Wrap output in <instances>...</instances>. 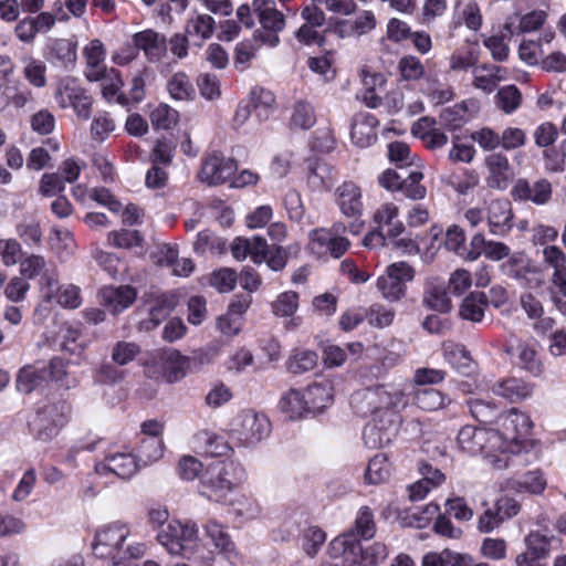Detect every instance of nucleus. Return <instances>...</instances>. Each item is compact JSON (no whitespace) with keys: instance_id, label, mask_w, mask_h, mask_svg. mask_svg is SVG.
Instances as JSON below:
<instances>
[{"instance_id":"1","label":"nucleus","mask_w":566,"mask_h":566,"mask_svg":"<svg viewBox=\"0 0 566 566\" xmlns=\"http://www.w3.org/2000/svg\"><path fill=\"white\" fill-rule=\"evenodd\" d=\"M355 412L371 417L364 429V440L369 448H380L390 441L388 429L394 424V409L403 405V391L394 385H379L356 391L350 399Z\"/></svg>"},{"instance_id":"2","label":"nucleus","mask_w":566,"mask_h":566,"mask_svg":"<svg viewBox=\"0 0 566 566\" xmlns=\"http://www.w3.org/2000/svg\"><path fill=\"white\" fill-rule=\"evenodd\" d=\"M129 535L130 528L124 523L114 522L105 525L95 535L92 547L94 555L111 560L114 566L142 558L147 549L146 544L126 543Z\"/></svg>"},{"instance_id":"3","label":"nucleus","mask_w":566,"mask_h":566,"mask_svg":"<svg viewBox=\"0 0 566 566\" xmlns=\"http://www.w3.org/2000/svg\"><path fill=\"white\" fill-rule=\"evenodd\" d=\"M329 555L340 558L343 566H377L388 556V549L379 542L364 548L354 533H344L329 543Z\"/></svg>"},{"instance_id":"4","label":"nucleus","mask_w":566,"mask_h":566,"mask_svg":"<svg viewBox=\"0 0 566 566\" xmlns=\"http://www.w3.org/2000/svg\"><path fill=\"white\" fill-rule=\"evenodd\" d=\"M243 478V469L233 461L209 463L200 475L199 493L210 500L221 501Z\"/></svg>"},{"instance_id":"5","label":"nucleus","mask_w":566,"mask_h":566,"mask_svg":"<svg viewBox=\"0 0 566 566\" xmlns=\"http://www.w3.org/2000/svg\"><path fill=\"white\" fill-rule=\"evenodd\" d=\"M531 428L530 417L517 409L513 408L502 415L499 419V428L493 429V432L500 438L495 443L497 455L510 457L509 453H518L522 449V441L530 434Z\"/></svg>"},{"instance_id":"6","label":"nucleus","mask_w":566,"mask_h":566,"mask_svg":"<svg viewBox=\"0 0 566 566\" xmlns=\"http://www.w3.org/2000/svg\"><path fill=\"white\" fill-rule=\"evenodd\" d=\"M499 439L493 429L472 426L463 427L458 434V443L463 451L470 454L484 453L493 469L503 470L510 465L511 457L497 455L495 443Z\"/></svg>"},{"instance_id":"7","label":"nucleus","mask_w":566,"mask_h":566,"mask_svg":"<svg viewBox=\"0 0 566 566\" xmlns=\"http://www.w3.org/2000/svg\"><path fill=\"white\" fill-rule=\"evenodd\" d=\"M71 406L63 400L50 402L39 408L29 421L33 437L42 442L53 440L69 422Z\"/></svg>"},{"instance_id":"8","label":"nucleus","mask_w":566,"mask_h":566,"mask_svg":"<svg viewBox=\"0 0 566 566\" xmlns=\"http://www.w3.org/2000/svg\"><path fill=\"white\" fill-rule=\"evenodd\" d=\"M252 6L260 23V29L253 33L254 40L270 48L277 46L279 34L286 27L284 13L276 8L274 0H253Z\"/></svg>"},{"instance_id":"9","label":"nucleus","mask_w":566,"mask_h":566,"mask_svg":"<svg viewBox=\"0 0 566 566\" xmlns=\"http://www.w3.org/2000/svg\"><path fill=\"white\" fill-rule=\"evenodd\" d=\"M198 538V527L192 522L171 521L157 534L158 542L171 555H180L188 549L192 551L197 546Z\"/></svg>"},{"instance_id":"10","label":"nucleus","mask_w":566,"mask_h":566,"mask_svg":"<svg viewBox=\"0 0 566 566\" xmlns=\"http://www.w3.org/2000/svg\"><path fill=\"white\" fill-rule=\"evenodd\" d=\"M504 352L514 363L534 377H541L545 367L539 356V346L535 339H522L511 335L505 344Z\"/></svg>"},{"instance_id":"11","label":"nucleus","mask_w":566,"mask_h":566,"mask_svg":"<svg viewBox=\"0 0 566 566\" xmlns=\"http://www.w3.org/2000/svg\"><path fill=\"white\" fill-rule=\"evenodd\" d=\"M415 277V270L406 262H396L387 266L377 280V289L389 302L399 301L406 293L407 282Z\"/></svg>"},{"instance_id":"12","label":"nucleus","mask_w":566,"mask_h":566,"mask_svg":"<svg viewBox=\"0 0 566 566\" xmlns=\"http://www.w3.org/2000/svg\"><path fill=\"white\" fill-rule=\"evenodd\" d=\"M54 97L62 108L72 107L82 119H88L92 108V97L74 77H65L60 81Z\"/></svg>"},{"instance_id":"13","label":"nucleus","mask_w":566,"mask_h":566,"mask_svg":"<svg viewBox=\"0 0 566 566\" xmlns=\"http://www.w3.org/2000/svg\"><path fill=\"white\" fill-rule=\"evenodd\" d=\"M271 431V423L263 413L244 410L238 415L232 424V432L245 444H254L266 438Z\"/></svg>"},{"instance_id":"14","label":"nucleus","mask_w":566,"mask_h":566,"mask_svg":"<svg viewBox=\"0 0 566 566\" xmlns=\"http://www.w3.org/2000/svg\"><path fill=\"white\" fill-rule=\"evenodd\" d=\"M164 375L170 382H175L184 378L189 369L196 367L197 363L202 365L209 363L206 354L199 353L193 358L181 355L176 349H167L160 356Z\"/></svg>"},{"instance_id":"15","label":"nucleus","mask_w":566,"mask_h":566,"mask_svg":"<svg viewBox=\"0 0 566 566\" xmlns=\"http://www.w3.org/2000/svg\"><path fill=\"white\" fill-rule=\"evenodd\" d=\"M514 212L507 199H493L485 207V220L491 234L506 235L513 228Z\"/></svg>"},{"instance_id":"16","label":"nucleus","mask_w":566,"mask_h":566,"mask_svg":"<svg viewBox=\"0 0 566 566\" xmlns=\"http://www.w3.org/2000/svg\"><path fill=\"white\" fill-rule=\"evenodd\" d=\"M235 169L234 160L214 153L203 159L199 179L208 186H218L226 182Z\"/></svg>"},{"instance_id":"17","label":"nucleus","mask_w":566,"mask_h":566,"mask_svg":"<svg viewBox=\"0 0 566 566\" xmlns=\"http://www.w3.org/2000/svg\"><path fill=\"white\" fill-rule=\"evenodd\" d=\"M140 469L137 457L128 451H119L107 454L96 464L95 470L99 474L113 473L122 480H128Z\"/></svg>"},{"instance_id":"18","label":"nucleus","mask_w":566,"mask_h":566,"mask_svg":"<svg viewBox=\"0 0 566 566\" xmlns=\"http://www.w3.org/2000/svg\"><path fill=\"white\" fill-rule=\"evenodd\" d=\"M552 193V184L544 178L533 184L526 179H518L512 189V196L516 200L531 201L537 206L546 205L551 200Z\"/></svg>"},{"instance_id":"19","label":"nucleus","mask_w":566,"mask_h":566,"mask_svg":"<svg viewBox=\"0 0 566 566\" xmlns=\"http://www.w3.org/2000/svg\"><path fill=\"white\" fill-rule=\"evenodd\" d=\"M99 296L106 310L112 314H118L135 302L137 292L129 285L106 286L99 291Z\"/></svg>"},{"instance_id":"20","label":"nucleus","mask_w":566,"mask_h":566,"mask_svg":"<svg viewBox=\"0 0 566 566\" xmlns=\"http://www.w3.org/2000/svg\"><path fill=\"white\" fill-rule=\"evenodd\" d=\"M137 50H142L150 62H158L167 52V41L164 34L151 29L137 32L133 35Z\"/></svg>"},{"instance_id":"21","label":"nucleus","mask_w":566,"mask_h":566,"mask_svg":"<svg viewBox=\"0 0 566 566\" xmlns=\"http://www.w3.org/2000/svg\"><path fill=\"white\" fill-rule=\"evenodd\" d=\"M377 118L369 113L356 114L352 122L350 139L359 148H367L377 140Z\"/></svg>"},{"instance_id":"22","label":"nucleus","mask_w":566,"mask_h":566,"mask_svg":"<svg viewBox=\"0 0 566 566\" xmlns=\"http://www.w3.org/2000/svg\"><path fill=\"white\" fill-rule=\"evenodd\" d=\"M336 202L345 217L360 216L363 212L361 189L354 181H344L336 188Z\"/></svg>"},{"instance_id":"23","label":"nucleus","mask_w":566,"mask_h":566,"mask_svg":"<svg viewBox=\"0 0 566 566\" xmlns=\"http://www.w3.org/2000/svg\"><path fill=\"white\" fill-rule=\"evenodd\" d=\"M484 161L489 171L488 186L492 189H505L512 177L509 158L502 153H494L486 156Z\"/></svg>"},{"instance_id":"24","label":"nucleus","mask_w":566,"mask_h":566,"mask_svg":"<svg viewBox=\"0 0 566 566\" xmlns=\"http://www.w3.org/2000/svg\"><path fill=\"white\" fill-rule=\"evenodd\" d=\"M308 411L312 413L322 412L329 407L334 400L333 382L329 379H322L308 385L304 391Z\"/></svg>"},{"instance_id":"25","label":"nucleus","mask_w":566,"mask_h":566,"mask_svg":"<svg viewBox=\"0 0 566 566\" xmlns=\"http://www.w3.org/2000/svg\"><path fill=\"white\" fill-rule=\"evenodd\" d=\"M203 531L205 535L211 541L217 552L222 554L230 562L238 558L235 545L222 524L216 520H208L203 524Z\"/></svg>"},{"instance_id":"26","label":"nucleus","mask_w":566,"mask_h":566,"mask_svg":"<svg viewBox=\"0 0 566 566\" xmlns=\"http://www.w3.org/2000/svg\"><path fill=\"white\" fill-rule=\"evenodd\" d=\"M422 303L430 310L447 313L451 311L452 304L447 292L444 282L438 277L429 279L426 282Z\"/></svg>"},{"instance_id":"27","label":"nucleus","mask_w":566,"mask_h":566,"mask_svg":"<svg viewBox=\"0 0 566 566\" xmlns=\"http://www.w3.org/2000/svg\"><path fill=\"white\" fill-rule=\"evenodd\" d=\"M33 102L31 90L10 81H0V112L9 106L22 108Z\"/></svg>"},{"instance_id":"28","label":"nucleus","mask_w":566,"mask_h":566,"mask_svg":"<svg viewBox=\"0 0 566 566\" xmlns=\"http://www.w3.org/2000/svg\"><path fill=\"white\" fill-rule=\"evenodd\" d=\"M534 385L521 378H506L497 381L492 391L511 402H520L533 394Z\"/></svg>"},{"instance_id":"29","label":"nucleus","mask_w":566,"mask_h":566,"mask_svg":"<svg viewBox=\"0 0 566 566\" xmlns=\"http://www.w3.org/2000/svg\"><path fill=\"white\" fill-rule=\"evenodd\" d=\"M503 268L511 277L516 280L531 282L533 276L541 275V270L532 264L528 258L522 252L510 253Z\"/></svg>"},{"instance_id":"30","label":"nucleus","mask_w":566,"mask_h":566,"mask_svg":"<svg viewBox=\"0 0 566 566\" xmlns=\"http://www.w3.org/2000/svg\"><path fill=\"white\" fill-rule=\"evenodd\" d=\"M488 297L483 292H471L461 302L459 316L472 323L482 322L488 307Z\"/></svg>"},{"instance_id":"31","label":"nucleus","mask_w":566,"mask_h":566,"mask_svg":"<svg viewBox=\"0 0 566 566\" xmlns=\"http://www.w3.org/2000/svg\"><path fill=\"white\" fill-rule=\"evenodd\" d=\"M398 216L399 208L392 202H385L375 210L373 221L378 226V229L388 226V235L396 238L405 231L403 223L396 220Z\"/></svg>"},{"instance_id":"32","label":"nucleus","mask_w":566,"mask_h":566,"mask_svg":"<svg viewBox=\"0 0 566 566\" xmlns=\"http://www.w3.org/2000/svg\"><path fill=\"white\" fill-rule=\"evenodd\" d=\"M280 410L289 418V419H300L305 413L310 412L304 392L297 389H290L286 391L279 401Z\"/></svg>"},{"instance_id":"33","label":"nucleus","mask_w":566,"mask_h":566,"mask_svg":"<svg viewBox=\"0 0 566 566\" xmlns=\"http://www.w3.org/2000/svg\"><path fill=\"white\" fill-rule=\"evenodd\" d=\"M502 69L493 64H483L473 70V86L483 92L491 93L497 83L504 78Z\"/></svg>"},{"instance_id":"34","label":"nucleus","mask_w":566,"mask_h":566,"mask_svg":"<svg viewBox=\"0 0 566 566\" xmlns=\"http://www.w3.org/2000/svg\"><path fill=\"white\" fill-rule=\"evenodd\" d=\"M49 379L45 367L25 366L20 369L17 378V388L20 392L30 394Z\"/></svg>"},{"instance_id":"35","label":"nucleus","mask_w":566,"mask_h":566,"mask_svg":"<svg viewBox=\"0 0 566 566\" xmlns=\"http://www.w3.org/2000/svg\"><path fill=\"white\" fill-rule=\"evenodd\" d=\"M546 488V480L538 470L525 473L522 479H510L506 489L515 492L541 494Z\"/></svg>"},{"instance_id":"36","label":"nucleus","mask_w":566,"mask_h":566,"mask_svg":"<svg viewBox=\"0 0 566 566\" xmlns=\"http://www.w3.org/2000/svg\"><path fill=\"white\" fill-rule=\"evenodd\" d=\"M49 57L60 66L69 67L76 60V43L70 39H56L50 46Z\"/></svg>"},{"instance_id":"37","label":"nucleus","mask_w":566,"mask_h":566,"mask_svg":"<svg viewBox=\"0 0 566 566\" xmlns=\"http://www.w3.org/2000/svg\"><path fill=\"white\" fill-rule=\"evenodd\" d=\"M123 84L120 73L115 69H111L107 76L102 82V93L104 98L109 103H117L122 106H126L128 104V98L122 92Z\"/></svg>"},{"instance_id":"38","label":"nucleus","mask_w":566,"mask_h":566,"mask_svg":"<svg viewBox=\"0 0 566 566\" xmlns=\"http://www.w3.org/2000/svg\"><path fill=\"white\" fill-rule=\"evenodd\" d=\"M317 364V355L313 350L295 348L291 352L285 367L289 373L300 375L312 370Z\"/></svg>"},{"instance_id":"39","label":"nucleus","mask_w":566,"mask_h":566,"mask_svg":"<svg viewBox=\"0 0 566 566\" xmlns=\"http://www.w3.org/2000/svg\"><path fill=\"white\" fill-rule=\"evenodd\" d=\"M555 539L554 536H546L537 531H532L524 537L523 543L526 551L542 562L549 557L552 543Z\"/></svg>"},{"instance_id":"40","label":"nucleus","mask_w":566,"mask_h":566,"mask_svg":"<svg viewBox=\"0 0 566 566\" xmlns=\"http://www.w3.org/2000/svg\"><path fill=\"white\" fill-rule=\"evenodd\" d=\"M169 95L176 101H190L195 97V88L189 76L184 72H177L167 82Z\"/></svg>"},{"instance_id":"41","label":"nucleus","mask_w":566,"mask_h":566,"mask_svg":"<svg viewBox=\"0 0 566 566\" xmlns=\"http://www.w3.org/2000/svg\"><path fill=\"white\" fill-rule=\"evenodd\" d=\"M216 21L207 13H197L187 21L186 33L197 36L201 42L210 39L214 31Z\"/></svg>"},{"instance_id":"42","label":"nucleus","mask_w":566,"mask_h":566,"mask_svg":"<svg viewBox=\"0 0 566 566\" xmlns=\"http://www.w3.org/2000/svg\"><path fill=\"white\" fill-rule=\"evenodd\" d=\"M165 452V444L161 438L147 437L145 438L138 449L139 464L150 465L160 460Z\"/></svg>"},{"instance_id":"43","label":"nucleus","mask_w":566,"mask_h":566,"mask_svg":"<svg viewBox=\"0 0 566 566\" xmlns=\"http://www.w3.org/2000/svg\"><path fill=\"white\" fill-rule=\"evenodd\" d=\"M444 358L457 371L462 375H470L474 369L470 353L465 349L464 346L457 345L446 348Z\"/></svg>"},{"instance_id":"44","label":"nucleus","mask_w":566,"mask_h":566,"mask_svg":"<svg viewBox=\"0 0 566 566\" xmlns=\"http://www.w3.org/2000/svg\"><path fill=\"white\" fill-rule=\"evenodd\" d=\"M376 523L373 511L368 506H361L356 515L354 527L348 533H354V537L370 539L376 534Z\"/></svg>"},{"instance_id":"45","label":"nucleus","mask_w":566,"mask_h":566,"mask_svg":"<svg viewBox=\"0 0 566 566\" xmlns=\"http://www.w3.org/2000/svg\"><path fill=\"white\" fill-rule=\"evenodd\" d=\"M416 405L427 411H436L450 403V399L433 388L420 389L416 392Z\"/></svg>"},{"instance_id":"46","label":"nucleus","mask_w":566,"mask_h":566,"mask_svg":"<svg viewBox=\"0 0 566 566\" xmlns=\"http://www.w3.org/2000/svg\"><path fill=\"white\" fill-rule=\"evenodd\" d=\"M271 308L276 317H292L298 308V294L294 291L280 293L271 303Z\"/></svg>"},{"instance_id":"47","label":"nucleus","mask_w":566,"mask_h":566,"mask_svg":"<svg viewBox=\"0 0 566 566\" xmlns=\"http://www.w3.org/2000/svg\"><path fill=\"white\" fill-rule=\"evenodd\" d=\"M107 242L117 249H134L140 247L143 238L137 230L120 229L107 234Z\"/></svg>"},{"instance_id":"48","label":"nucleus","mask_w":566,"mask_h":566,"mask_svg":"<svg viewBox=\"0 0 566 566\" xmlns=\"http://www.w3.org/2000/svg\"><path fill=\"white\" fill-rule=\"evenodd\" d=\"M175 303L165 295L157 296L149 307V321L144 322L146 328L158 326L174 310Z\"/></svg>"},{"instance_id":"49","label":"nucleus","mask_w":566,"mask_h":566,"mask_svg":"<svg viewBox=\"0 0 566 566\" xmlns=\"http://www.w3.org/2000/svg\"><path fill=\"white\" fill-rule=\"evenodd\" d=\"M423 174L420 170H411L406 177H402L400 191L411 200L423 199L427 195L426 187L421 184Z\"/></svg>"},{"instance_id":"50","label":"nucleus","mask_w":566,"mask_h":566,"mask_svg":"<svg viewBox=\"0 0 566 566\" xmlns=\"http://www.w3.org/2000/svg\"><path fill=\"white\" fill-rule=\"evenodd\" d=\"M52 248L61 258L70 256L75 250L72 232L65 228H53L50 237Z\"/></svg>"},{"instance_id":"51","label":"nucleus","mask_w":566,"mask_h":566,"mask_svg":"<svg viewBox=\"0 0 566 566\" xmlns=\"http://www.w3.org/2000/svg\"><path fill=\"white\" fill-rule=\"evenodd\" d=\"M316 122L313 106L307 103L300 101L293 106L291 114V125L300 129H310Z\"/></svg>"},{"instance_id":"52","label":"nucleus","mask_w":566,"mask_h":566,"mask_svg":"<svg viewBox=\"0 0 566 566\" xmlns=\"http://www.w3.org/2000/svg\"><path fill=\"white\" fill-rule=\"evenodd\" d=\"M390 475V464L382 454L375 455L368 463L365 479L371 484L386 481Z\"/></svg>"},{"instance_id":"53","label":"nucleus","mask_w":566,"mask_h":566,"mask_svg":"<svg viewBox=\"0 0 566 566\" xmlns=\"http://www.w3.org/2000/svg\"><path fill=\"white\" fill-rule=\"evenodd\" d=\"M398 71L403 81H419L426 74L422 62L413 55L402 56L398 62Z\"/></svg>"},{"instance_id":"54","label":"nucleus","mask_w":566,"mask_h":566,"mask_svg":"<svg viewBox=\"0 0 566 566\" xmlns=\"http://www.w3.org/2000/svg\"><path fill=\"white\" fill-rule=\"evenodd\" d=\"M200 95L207 101H216L221 97V82L216 74L202 73L197 78Z\"/></svg>"},{"instance_id":"55","label":"nucleus","mask_w":566,"mask_h":566,"mask_svg":"<svg viewBox=\"0 0 566 566\" xmlns=\"http://www.w3.org/2000/svg\"><path fill=\"white\" fill-rule=\"evenodd\" d=\"M522 102V95L516 86L507 85L499 90L496 94V104L500 109L506 114L516 111Z\"/></svg>"},{"instance_id":"56","label":"nucleus","mask_w":566,"mask_h":566,"mask_svg":"<svg viewBox=\"0 0 566 566\" xmlns=\"http://www.w3.org/2000/svg\"><path fill=\"white\" fill-rule=\"evenodd\" d=\"M333 179V168L325 163H317L307 177L308 184L316 190L328 189Z\"/></svg>"},{"instance_id":"57","label":"nucleus","mask_w":566,"mask_h":566,"mask_svg":"<svg viewBox=\"0 0 566 566\" xmlns=\"http://www.w3.org/2000/svg\"><path fill=\"white\" fill-rule=\"evenodd\" d=\"M15 233L27 245H40L42 242L40 223L34 220L19 222L15 226Z\"/></svg>"},{"instance_id":"58","label":"nucleus","mask_w":566,"mask_h":566,"mask_svg":"<svg viewBox=\"0 0 566 566\" xmlns=\"http://www.w3.org/2000/svg\"><path fill=\"white\" fill-rule=\"evenodd\" d=\"M139 353L140 348L136 343L120 340L114 345L111 357L113 363L125 366L133 361Z\"/></svg>"},{"instance_id":"59","label":"nucleus","mask_w":566,"mask_h":566,"mask_svg":"<svg viewBox=\"0 0 566 566\" xmlns=\"http://www.w3.org/2000/svg\"><path fill=\"white\" fill-rule=\"evenodd\" d=\"M0 256L4 266H13L23 258L22 245L15 239L0 240Z\"/></svg>"},{"instance_id":"60","label":"nucleus","mask_w":566,"mask_h":566,"mask_svg":"<svg viewBox=\"0 0 566 566\" xmlns=\"http://www.w3.org/2000/svg\"><path fill=\"white\" fill-rule=\"evenodd\" d=\"M458 8L465 25L476 31L482 25V15L480 8L474 0H459Z\"/></svg>"},{"instance_id":"61","label":"nucleus","mask_w":566,"mask_h":566,"mask_svg":"<svg viewBox=\"0 0 566 566\" xmlns=\"http://www.w3.org/2000/svg\"><path fill=\"white\" fill-rule=\"evenodd\" d=\"M237 282V272L230 268H222L214 271L210 277V284L221 293L234 290Z\"/></svg>"},{"instance_id":"62","label":"nucleus","mask_w":566,"mask_h":566,"mask_svg":"<svg viewBox=\"0 0 566 566\" xmlns=\"http://www.w3.org/2000/svg\"><path fill=\"white\" fill-rule=\"evenodd\" d=\"M178 113L167 104H159L150 114L153 126L159 129H168L176 124Z\"/></svg>"},{"instance_id":"63","label":"nucleus","mask_w":566,"mask_h":566,"mask_svg":"<svg viewBox=\"0 0 566 566\" xmlns=\"http://www.w3.org/2000/svg\"><path fill=\"white\" fill-rule=\"evenodd\" d=\"M526 140L525 130L518 127H506L500 135V146L506 151L523 147Z\"/></svg>"},{"instance_id":"64","label":"nucleus","mask_w":566,"mask_h":566,"mask_svg":"<svg viewBox=\"0 0 566 566\" xmlns=\"http://www.w3.org/2000/svg\"><path fill=\"white\" fill-rule=\"evenodd\" d=\"M20 265V274L27 279H34L43 273L46 266L44 256L40 254H27L22 258Z\"/></svg>"}]
</instances>
